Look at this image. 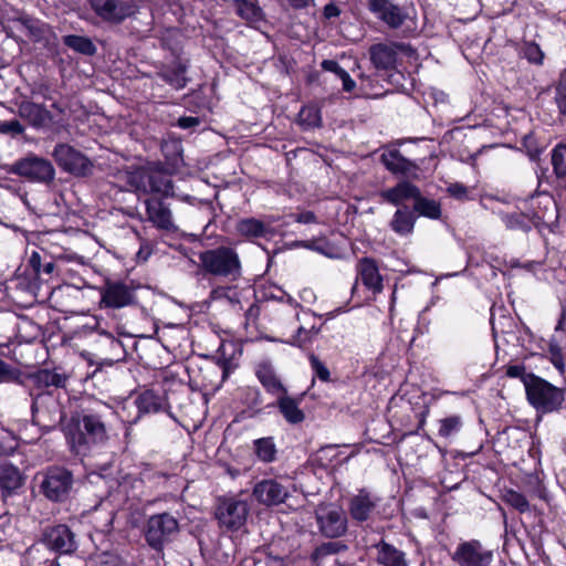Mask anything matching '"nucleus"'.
<instances>
[{
  "label": "nucleus",
  "mask_w": 566,
  "mask_h": 566,
  "mask_svg": "<svg viewBox=\"0 0 566 566\" xmlns=\"http://www.w3.org/2000/svg\"><path fill=\"white\" fill-rule=\"evenodd\" d=\"M59 423L70 452L75 457H87L94 450L104 447L108 439L107 417L114 413L112 407L101 400L81 399L70 416L56 406Z\"/></svg>",
  "instance_id": "nucleus-1"
},
{
  "label": "nucleus",
  "mask_w": 566,
  "mask_h": 566,
  "mask_svg": "<svg viewBox=\"0 0 566 566\" xmlns=\"http://www.w3.org/2000/svg\"><path fill=\"white\" fill-rule=\"evenodd\" d=\"M38 331L41 332L39 344L45 353V358L41 363L38 361V390L65 388L69 376L62 364L57 363L56 350L64 346L66 335L60 327L57 318L48 322L44 326L38 323Z\"/></svg>",
  "instance_id": "nucleus-2"
},
{
  "label": "nucleus",
  "mask_w": 566,
  "mask_h": 566,
  "mask_svg": "<svg viewBox=\"0 0 566 566\" xmlns=\"http://www.w3.org/2000/svg\"><path fill=\"white\" fill-rule=\"evenodd\" d=\"M381 199L395 207L412 201V210L417 219L423 217L439 220L442 216L441 203L422 195L421 189L409 180H399L395 186L380 191Z\"/></svg>",
  "instance_id": "nucleus-3"
},
{
  "label": "nucleus",
  "mask_w": 566,
  "mask_h": 566,
  "mask_svg": "<svg viewBox=\"0 0 566 566\" xmlns=\"http://www.w3.org/2000/svg\"><path fill=\"white\" fill-rule=\"evenodd\" d=\"M429 411V406L421 396L416 401L403 396H394L389 400L387 415L390 426L408 436L419 433L426 424Z\"/></svg>",
  "instance_id": "nucleus-4"
},
{
  "label": "nucleus",
  "mask_w": 566,
  "mask_h": 566,
  "mask_svg": "<svg viewBox=\"0 0 566 566\" xmlns=\"http://www.w3.org/2000/svg\"><path fill=\"white\" fill-rule=\"evenodd\" d=\"M198 270L203 276L237 281L242 275V264L237 250L229 245H219L200 251Z\"/></svg>",
  "instance_id": "nucleus-5"
},
{
  "label": "nucleus",
  "mask_w": 566,
  "mask_h": 566,
  "mask_svg": "<svg viewBox=\"0 0 566 566\" xmlns=\"http://www.w3.org/2000/svg\"><path fill=\"white\" fill-rule=\"evenodd\" d=\"M526 399L537 415H562L564 387H558L538 375L528 377Z\"/></svg>",
  "instance_id": "nucleus-6"
},
{
  "label": "nucleus",
  "mask_w": 566,
  "mask_h": 566,
  "mask_svg": "<svg viewBox=\"0 0 566 566\" xmlns=\"http://www.w3.org/2000/svg\"><path fill=\"white\" fill-rule=\"evenodd\" d=\"M123 175L126 185L137 192L161 198L174 196L172 180L161 169L139 166L133 170H125Z\"/></svg>",
  "instance_id": "nucleus-7"
},
{
  "label": "nucleus",
  "mask_w": 566,
  "mask_h": 566,
  "mask_svg": "<svg viewBox=\"0 0 566 566\" xmlns=\"http://www.w3.org/2000/svg\"><path fill=\"white\" fill-rule=\"evenodd\" d=\"M250 514L247 501L235 496H220L214 505L213 517L222 532L235 533L243 528Z\"/></svg>",
  "instance_id": "nucleus-8"
},
{
  "label": "nucleus",
  "mask_w": 566,
  "mask_h": 566,
  "mask_svg": "<svg viewBox=\"0 0 566 566\" xmlns=\"http://www.w3.org/2000/svg\"><path fill=\"white\" fill-rule=\"evenodd\" d=\"M179 532V522L168 512L150 515L143 528L147 545L156 553H163L167 544L174 541Z\"/></svg>",
  "instance_id": "nucleus-9"
},
{
  "label": "nucleus",
  "mask_w": 566,
  "mask_h": 566,
  "mask_svg": "<svg viewBox=\"0 0 566 566\" xmlns=\"http://www.w3.org/2000/svg\"><path fill=\"white\" fill-rule=\"evenodd\" d=\"M76 291L70 284H60L59 280L55 283L38 282V319H43L42 313L49 316V308H53L59 313H66L70 311L71 293Z\"/></svg>",
  "instance_id": "nucleus-10"
},
{
  "label": "nucleus",
  "mask_w": 566,
  "mask_h": 566,
  "mask_svg": "<svg viewBox=\"0 0 566 566\" xmlns=\"http://www.w3.org/2000/svg\"><path fill=\"white\" fill-rule=\"evenodd\" d=\"M73 483L74 476L69 469L50 465L43 472L40 491L51 502L64 503L70 497Z\"/></svg>",
  "instance_id": "nucleus-11"
},
{
  "label": "nucleus",
  "mask_w": 566,
  "mask_h": 566,
  "mask_svg": "<svg viewBox=\"0 0 566 566\" xmlns=\"http://www.w3.org/2000/svg\"><path fill=\"white\" fill-rule=\"evenodd\" d=\"M525 209L530 217H532L535 229L538 231H542L543 229L553 231V227L558 223V206L549 193H537L531 196L525 201Z\"/></svg>",
  "instance_id": "nucleus-12"
},
{
  "label": "nucleus",
  "mask_w": 566,
  "mask_h": 566,
  "mask_svg": "<svg viewBox=\"0 0 566 566\" xmlns=\"http://www.w3.org/2000/svg\"><path fill=\"white\" fill-rule=\"evenodd\" d=\"M415 50L403 42H379L368 49L369 60L377 71L390 73L397 70L398 54L410 56Z\"/></svg>",
  "instance_id": "nucleus-13"
},
{
  "label": "nucleus",
  "mask_w": 566,
  "mask_h": 566,
  "mask_svg": "<svg viewBox=\"0 0 566 566\" xmlns=\"http://www.w3.org/2000/svg\"><path fill=\"white\" fill-rule=\"evenodd\" d=\"M53 158L62 170L75 177H88L93 174V161L71 145L57 144Z\"/></svg>",
  "instance_id": "nucleus-14"
},
{
  "label": "nucleus",
  "mask_w": 566,
  "mask_h": 566,
  "mask_svg": "<svg viewBox=\"0 0 566 566\" xmlns=\"http://www.w3.org/2000/svg\"><path fill=\"white\" fill-rule=\"evenodd\" d=\"M380 497L369 491L367 488H360L357 493L347 499V513L349 518L356 525L363 526L365 523L374 521Z\"/></svg>",
  "instance_id": "nucleus-15"
},
{
  "label": "nucleus",
  "mask_w": 566,
  "mask_h": 566,
  "mask_svg": "<svg viewBox=\"0 0 566 566\" xmlns=\"http://www.w3.org/2000/svg\"><path fill=\"white\" fill-rule=\"evenodd\" d=\"M379 161L391 175L400 177V180L413 182L422 178L420 168L422 160L419 163L417 159H408L397 148L385 150L380 155Z\"/></svg>",
  "instance_id": "nucleus-16"
},
{
  "label": "nucleus",
  "mask_w": 566,
  "mask_h": 566,
  "mask_svg": "<svg viewBox=\"0 0 566 566\" xmlns=\"http://www.w3.org/2000/svg\"><path fill=\"white\" fill-rule=\"evenodd\" d=\"M493 558V551L474 538L459 543L451 554L452 562L458 566H491Z\"/></svg>",
  "instance_id": "nucleus-17"
},
{
  "label": "nucleus",
  "mask_w": 566,
  "mask_h": 566,
  "mask_svg": "<svg viewBox=\"0 0 566 566\" xmlns=\"http://www.w3.org/2000/svg\"><path fill=\"white\" fill-rule=\"evenodd\" d=\"M38 542L59 555L72 554L77 548L75 534L66 524L44 527Z\"/></svg>",
  "instance_id": "nucleus-18"
},
{
  "label": "nucleus",
  "mask_w": 566,
  "mask_h": 566,
  "mask_svg": "<svg viewBox=\"0 0 566 566\" xmlns=\"http://www.w3.org/2000/svg\"><path fill=\"white\" fill-rule=\"evenodd\" d=\"M88 3L97 17L109 23H120L137 11L133 0H88Z\"/></svg>",
  "instance_id": "nucleus-19"
},
{
  "label": "nucleus",
  "mask_w": 566,
  "mask_h": 566,
  "mask_svg": "<svg viewBox=\"0 0 566 566\" xmlns=\"http://www.w3.org/2000/svg\"><path fill=\"white\" fill-rule=\"evenodd\" d=\"M340 310L328 312L324 315L317 316L314 312L311 310L303 311V319L306 321L307 318L313 319L314 322L308 324V327L301 325L295 334L292 335L291 340L289 342L290 345L298 347L301 349H308L314 339L318 336L321 333L324 324L328 321L335 317L336 313H338Z\"/></svg>",
  "instance_id": "nucleus-20"
},
{
  "label": "nucleus",
  "mask_w": 566,
  "mask_h": 566,
  "mask_svg": "<svg viewBox=\"0 0 566 566\" xmlns=\"http://www.w3.org/2000/svg\"><path fill=\"white\" fill-rule=\"evenodd\" d=\"M135 289L123 281L105 280L101 302L106 308H123L135 303Z\"/></svg>",
  "instance_id": "nucleus-21"
},
{
  "label": "nucleus",
  "mask_w": 566,
  "mask_h": 566,
  "mask_svg": "<svg viewBox=\"0 0 566 566\" xmlns=\"http://www.w3.org/2000/svg\"><path fill=\"white\" fill-rule=\"evenodd\" d=\"M66 128L65 113L53 99L38 103V129L48 133L49 137L61 134Z\"/></svg>",
  "instance_id": "nucleus-22"
},
{
  "label": "nucleus",
  "mask_w": 566,
  "mask_h": 566,
  "mask_svg": "<svg viewBox=\"0 0 566 566\" xmlns=\"http://www.w3.org/2000/svg\"><path fill=\"white\" fill-rule=\"evenodd\" d=\"M137 408V416L130 421L136 423L143 416L153 413H170V405L165 391L154 388H145L140 390L134 399Z\"/></svg>",
  "instance_id": "nucleus-23"
},
{
  "label": "nucleus",
  "mask_w": 566,
  "mask_h": 566,
  "mask_svg": "<svg viewBox=\"0 0 566 566\" xmlns=\"http://www.w3.org/2000/svg\"><path fill=\"white\" fill-rule=\"evenodd\" d=\"M316 522L321 534L331 539L344 536L348 530V517L340 509L333 507L316 513Z\"/></svg>",
  "instance_id": "nucleus-24"
},
{
  "label": "nucleus",
  "mask_w": 566,
  "mask_h": 566,
  "mask_svg": "<svg viewBox=\"0 0 566 566\" xmlns=\"http://www.w3.org/2000/svg\"><path fill=\"white\" fill-rule=\"evenodd\" d=\"M254 376L264 389V391L279 399L289 391L281 376L277 374L270 359H262L254 365Z\"/></svg>",
  "instance_id": "nucleus-25"
},
{
  "label": "nucleus",
  "mask_w": 566,
  "mask_h": 566,
  "mask_svg": "<svg viewBox=\"0 0 566 566\" xmlns=\"http://www.w3.org/2000/svg\"><path fill=\"white\" fill-rule=\"evenodd\" d=\"M304 395L305 394L292 396L287 391L283 396L279 397V399H274L273 401L268 402V407L277 409L282 418L289 424L298 426L306 419L304 410L300 407Z\"/></svg>",
  "instance_id": "nucleus-26"
},
{
  "label": "nucleus",
  "mask_w": 566,
  "mask_h": 566,
  "mask_svg": "<svg viewBox=\"0 0 566 566\" xmlns=\"http://www.w3.org/2000/svg\"><path fill=\"white\" fill-rule=\"evenodd\" d=\"M356 280L374 294H378L384 290V277L379 271L378 260L371 256H363L358 259L356 266Z\"/></svg>",
  "instance_id": "nucleus-27"
},
{
  "label": "nucleus",
  "mask_w": 566,
  "mask_h": 566,
  "mask_svg": "<svg viewBox=\"0 0 566 566\" xmlns=\"http://www.w3.org/2000/svg\"><path fill=\"white\" fill-rule=\"evenodd\" d=\"M147 220L158 230L170 231L174 229L172 214L165 198L150 196L144 201Z\"/></svg>",
  "instance_id": "nucleus-28"
},
{
  "label": "nucleus",
  "mask_w": 566,
  "mask_h": 566,
  "mask_svg": "<svg viewBox=\"0 0 566 566\" xmlns=\"http://www.w3.org/2000/svg\"><path fill=\"white\" fill-rule=\"evenodd\" d=\"M252 495L259 503L274 506L285 502L289 491L276 480L266 479L255 483Z\"/></svg>",
  "instance_id": "nucleus-29"
},
{
  "label": "nucleus",
  "mask_w": 566,
  "mask_h": 566,
  "mask_svg": "<svg viewBox=\"0 0 566 566\" xmlns=\"http://www.w3.org/2000/svg\"><path fill=\"white\" fill-rule=\"evenodd\" d=\"M367 7L378 20L392 29L400 28L407 19L402 8L390 0H368Z\"/></svg>",
  "instance_id": "nucleus-30"
},
{
  "label": "nucleus",
  "mask_w": 566,
  "mask_h": 566,
  "mask_svg": "<svg viewBox=\"0 0 566 566\" xmlns=\"http://www.w3.org/2000/svg\"><path fill=\"white\" fill-rule=\"evenodd\" d=\"M189 67L188 60L174 61L171 64H163L156 73L157 77L176 91L184 90L189 78L186 73Z\"/></svg>",
  "instance_id": "nucleus-31"
},
{
  "label": "nucleus",
  "mask_w": 566,
  "mask_h": 566,
  "mask_svg": "<svg viewBox=\"0 0 566 566\" xmlns=\"http://www.w3.org/2000/svg\"><path fill=\"white\" fill-rule=\"evenodd\" d=\"M240 401L247 408V412L251 418L264 415L266 410L272 409L268 407L261 389L256 386L240 388Z\"/></svg>",
  "instance_id": "nucleus-32"
},
{
  "label": "nucleus",
  "mask_w": 566,
  "mask_h": 566,
  "mask_svg": "<svg viewBox=\"0 0 566 566\" xmlns=\"http://www.w3.org/2000/svg\"><path fill=\"white\" fill-rule=\"evenodd\" d=\"M376 562L380 566H409L407 554L394 544L380 539L375 546Z\"/></svg>",
  "instance_id": "nucleus-33"
},
{
  "label": "nucleus",
  "mask_w": 566,
  "mask_h": 566,
  "mask_svg": "<svg viewBox=\"0 0 566 566\" xmlns=\"http://www.w3.org/2000/svg\"><path fill=\"white\" fill-rule=\"evenodd\" d=\"M464 418L460 413H450L437 420V437L451 443L455 441L464 428Z\"/></svg>",
  "instance_id": "nucleus-34"
},
{
  "label": "nucleus",
  "mask_w": 566,
  "mask_h": 566,
  "mask_svg": "<svg viewBox=\"0 0 566 566\" xmlns=\"http://www.w3.org/2000/svg\"><path fill=\"white\" fill-rule=\"evenodd\" d=\"M416 221L417 217L413 213V210L402 203L397 207V210L389 222V227L396 234L406 237L413 232Z\"/></svg>",
  "instance_id": "nucleus-35"
},
{
  "label": "nucleus",
  "mask_w": 566,
  "mask_h": 566,
  "mask_svg": "<svg viewBox=\"0 0 566 566\" xmlns=\"http://www.w3.org/2000/svg\"><path fill=\"white\" fill-rule=\"evenodd\" d=\"M235 346L223 342L220 344L216 355L212 357L216 365L221 369V381L224 382L230 375L239 367L234 358Z\"/></svg>",
  "instance_id": "nucleus-36"
},
{
  "label": "nucleus",
  "mask_w": 566,
  "mask_h": 566,
  "mask_svg": "<svg viewBox=\"0 0 566 566\" xmlns=\"http://www.w3.org/2000/svg\"><path fill=\"white\" fill-rule=\"evenodd\" d=\"M235 14L248 24H256L265 20V13L258 0H234Z\"/></svg>",
  "instance_id": "nucleus-37"
},
{
  "label": "nucleus",
  "mask_w": 566,
  "mask_h": 566,
  "mask_svg": "<svg viewBox=\"0 0 566 566\" xmlns=\"http://www.w3.org/2000/svg\"><path fill=\"white\" fill-rule=\"evenodd\" d=\"M235 232L238 235L252 241L254 239L265 238L268 234L266 224L256 218H243L237 221Z\"/></svg>",
  "instance_id": "nucleus-38"
},
{
  "label": "nucleus",
  "mask_w": 566,
  "mask_h": 566,
  "mask_svg": "<svg viewBox=\"0 0 566 566\" xmlns=\"http://www.w3.org/2000/svg\"><path fill=\"white\" fill-rule=\"evenodd\" d=\"M23 476L19 469L10 463L0 464V490L9 495L22 485Z\"/></svg>",
  "instance_id": "nucleus-39"
},
{
  "label": "nucleus",
  "mask_w": 566,
  "mask_h": 566,
  "mask_svg": "<svg viewBox=\"0 0 566 566\" xmlns=\"http://www.w3.org/2000/svg\"><path fill=\"white\" fill-rule=\"evenodd\" d=\"M522 488L525 493L532 499H539L544 502H548V492L545 486L543 478L538 473H527L522 480Z\"/></svg>",
  "instance_id": "nucleus-40"
},
{
  "label": "nucleus",
  "mask_w": 566,
  "mask_h": 566,
  "mask_svg": "<svg viewBox=\"0 0 566 566\" xmlns=\"http://www.w3.org/2000/svg\"><path fill=\"white\" fill-rule=\"evenodd\" d=\"M501 219L507 230L528 233L535 228L534 221L526 209L524 211L505 213Z\"/></svg>",
  "instance_id": "nucleus-41"
},
{
  "label": "nucleus",
  "mask_w": 566,
  "mask_h": 566,
  "mask_svg": "<svg viewBox=\"0 0 566 566\" xmlns=\"http://www.w3.org/2000/svg\"><path fill=\"white\" fill-rule=\"evenodd\" d=\"M348 551V545L342 541H329L316 546L311 553L310 559L315 565H321L323 559L329 555Z\"/></svg>",
  "instance_id": "nucleus-42"
},
{
  "label": "nucleus",
  "mask_w": 566,
  "mask_h": 566,
  "mask_svg": "<svg viewBox=\"0 0 566 566\" xmlns=\"http://www.w3.org/2000/svg\"><path fill=\"white\" fill-rule=\"evenodd\" d=\"M63 43L76 53L86 56H93L97 52V48L94 42L84 35L69 34L63 36Z\"/></svg>",
  "instance_id": "nucleus-43"
},
{
  "label": "nucleus",
  "mask_w": 566,
  "mask_h": 566,
  "mask_svg": "<svg viewBox=\"0 0 566 566\" xmlns=\"http://www.w3.org/2000/svg\"><path fill=\"white\" fill-rule=\"evenodd\" d=\"M160 48L168 51L174 61L184 60V43L178 31H166L160 38Z\"/></svg>",
  "instance_id": "nucleus-44"
},
{
  "label": "nucleus",
  "mask_w": 566,
  "mask_h": 566,
  "mask_svg": "<svg viewBox=\"0 0 566 566\" xmlns=\"http://www.w3.org/2000/svg\"><path fill=\"white\" fill-rule=\"evenodd\" d=\"M253 450L256 458L264 463H271L276 460L277 449L273 437L255 439L253 441Z\"/></svg>",
  "instance_id": "nucleus-45"
},
{
  "label": "nucleus",
  "mask_w": 566,
  "mask_h": 566,
  "mask_svg": "<svg viewBox=\"0 0 566 566\" xmlns=\"http://www.w3.org/2000/svg\"><path fill=\"white\" fill-rule=\"evenodd\" d=\"M501 499L507 506L514 509L521 514L530 511V503L526 495L516 490L505 489Z\"/></svg>",
  "instance_id": "nucleus-46"
},
{
  "label": "nucleus",
  "mask_w": 566,
  "mask_h": 566,
  "mask_svg": "<svg viewBox=\"0 0 566 566\" xmlns=\"http://www.w3.org/2000/svg\"><path fill=\"white\" fill-rule=\"evenodd\" d=\"M520 54L530 64L542 66L545 60V53L535 41H523Z\"/></svg>",
  "instance_id": "nucleus-47"
},
{
  "label": "nucleus",
  "mask_w": 566,
  "mask_h": 566,
  "mask_svg": "<svg viewBox=\"0 0 566 566\" xmlns=\"http://www.w3.org/2000/svg\"><path fill=\"white\" fill-rule=\"evenodd\" d=\"M554 103L559 120L566 122V75L562 74L554 85Z\"/></svg>",
  "instance_id": "nucleus-48"
},
{
  "label": "nucleus",
  "mask_w": 566,
  "mask_h": 566,
  "mask_svg": "<svg viewBox=\"0 0 566 566\" xmlns=\"http://www.w3.org/2000/svg\"><path fill=\"white\" fill-rule=\"evenodd\" d=\"M552 166L557 178H566V144L558 143L552 149Z\"/></svg>",
  "instance_id": "nucleus-49"
},
{
  "label": "nucleus",
  "mask_w": 566,
  "mask_h": 566,
  "mask_svg": "<svg viewBox=\"0 0 566 566\" xmlns=\"http://www.w3.org/2000/svg\"><path fill=\"white\" fill-rule=\"evenodd\" d=\"M521 148L532 160H537L544 150V146L534 132H528L522 137Z\"/></svg>",
  "instance_id": "nucleus-50"
},
{
  "label": "nucleus",
  "mask_w": 566,
  "mask_h": 566,
  "mask_svg": "<svg viewBox=\"0 0 566 566\" xmlns=\"http://www.w3.org/2000/svg\"><path fill=\"white\" fill-rule=\"evenodd\" d=\"M8 171L33 180L35 178V158L33 156L22 158L12 164Z\"/></svg>",
  "instance_id": "nucleus-51"
},
{
  "label": "nucleus",
  "mask_w": 566,
  "mask_h": 566,
  "mask_svg": "<svg viewBox=\"0 0 566 566\" xmlns=\"http://www.w3.org/2000/svg\"><path fill=\"white\" fill-rule=\"evenodd\" d=\"M296 244L307 250L318 252L323 255L333 256L334 247L325 237L298 241Z\"/></svg>",
  "instance_id": "nucleus-52"
},
{
  "label": "nucleus",
  "mask_w": 566,
  "mask_h": 566,
  "mask_svg": "<svg viewBox=\"0 0 566 566\" xmlns=\"http://www.w3.org/2000/svg\"><path fill=\"white\" fill-rule=\"evenodd\" d=\"M300 122L302 125L316 128L322 126V116L318 107L314 105H305L298 113Z\"/></svg>",
  "instance_id": "nucleus-53"
},
{
  "label": "nucleus",
  "mask_w": 566,
  "mask_h": 566,
  "mask_svg": "<svg viewBox=\"0 0 566 566\" xmlns=\"http://www.w3.org/2000/svg\"><path fill=\"white\" fill-rule=\"evenodd\" d=\"M547 352L551 364L559 374L563 375L565 373V360L562 347L557 342L551 340L548 343Z\"/></svg>",
  "instance_id": "nucleus-54"
},
{
  "label": "nucleus",
  "mask_w": 566,
  "mask_h": 566,
  "mask_svg": "<svg viewBox=\"0 0 566 566\" xmlns=\"http://www.w3.org/2000/svg\"><path fill=\"white\" fill-rule=\"evenodd\" d=\"M308 361L315 378L323 382L331 381V371L328 367L315 354L312 353L308 356Z\"/></svg>",
  "instance_id": "nucleus-55"
},
{
  "label": "nucleus",
  "mask_w": 566,
  "mask_h": 566,
  "mask_svg": "<svg viewBox=\"0 0 566 566\" xmlns=\"http://www.w3.org/2000/svg\"><path fill=\"white\" fill-rule=\"evenodd\" d=\"M55 177V169L52 164L38 157V182H51Z\"/></svg>",
  "instance_id": "nucleus-56"
},
{
  "label": "nucleus",
  "mask_w": 566,
  "mask_h": 566,
  "mask_svg": "<svg viewBox=\"0 0 566 566\" xmlns=\"http://www.w3.org/2000/svg\"><path fill=\"white\" fill-rule=\"evenodd\" d=\"M55 270L56 265L54 262L51 261L43 264L38 254V282H45L48 280L50 283H55L53 277Z\"/></svg>",
  "instance_id": "nucleus-57"
},
{
  "label": "nucleus",
  "mask_w": 566,
  "mask_h": 566,
  "mask_svg": "<svg viewBox=\"0 0 566 566\" xmlns=\"http://www.w3.org/2000/svg\"><path fill=\"white\" fill-rule=\"evenodd\" d=\"M505 375L510 378L520 379L526 388L528 384V377L535 375L534 373H527L524 364L509 365L505 370Z\"/></svg>",
  "instance_id": "nucleus-58"
},
{
  "label": "nucleus",
  "mask_w": 566,
  "mask_h": 566,
  "mask_svg": "<svg viewBox=\"0 0 566 566\" xmlns=\"http://www.w3.org/2000/svg\"><path fill=\"white\" fill-rule=\"evenodd\" d=\"M446 191L449 197L459 200L465 201L469 200V188L461 182H451L446 188Z\"/></svg>",
  "instance_id": "nucleus-59"
},
{
  "label": "nucleus",
  "mask_w": 566,
  "mask_h": 566,
  "mask_svg": "<svg viewBox=\"0 0 566 566\" xmlns=\"http://www.w3.org/2000/svg\"><path fill=\"white\" fill-rule=\"evenodd\" d=\"M23 132H24V127L17 119L0 120V134L9 135L14 138L19 135H22Z\"/></svg>",
  "instance_id": "nucleus-60"
},
{
  "label": "nucleus",
  "mask_w": 566,
  "mask_h": 566,
  "mask_svg": "<svg viewBox=\"0 0 566 566\" xmlns=\"http://www.w3.org/2000/svg\"><path fill=\"white\" fill-rule=\"evenodd\" d=\"M490 322L492 329L494 332L500 329L501 333H507L509 331L506 327L510 328L513 325V319L511 316L501 315L497 319L494 313H491Z\"/></svg>",
  "instance_id": "nucleus-61"
},
{
  "label": "nucleus",
  "mask_w": 566,
  "mask_h": 566,
  "mask_svg": "<svg viewBox=\"0 0 566 566\" xmlns=\"http://www.w3.org/2000/svg\"><path fill=\"white\" fill-rule=\"evenodd\" d=\"M15 447L14 438L11 432L0 428V453H7Z\"/></svg>",
  "instance_id": "nucleus-62"
},
{
  "label": "nucleus",
  "mask_w": 566,
  "mask_h": 566,
  "mask_svg": "<svg viewBox=\"0 0 566 566\" xmlns=\"http://www.w3.org/2000/svg\"><path fill=\"white\" fill-rule=\"evenodd\" d=\"M260 305L255 302L251 303L244 311V326L248 327L250 324H255L260 316Z\"/></svg>",
  "instance_id": "nucleus-63"
},
{
  "label": "nucleus",
  "mask_w": 566,
  "mask_h": 566,
  "mask_svg": "<svg viewBox=\"0 0 566 566\" xmlns=\"http://www.w3.org/2000/svg\"><path fill=\"white\" fill-rule=\"evenodd\" d=\"M15 378H17L15 368L11 364L0 359V380L1 381H12Z\"/></svg>",
  "instance_id": "nucleus-64"
}]
</instances>
